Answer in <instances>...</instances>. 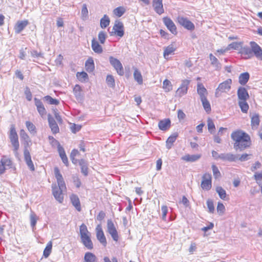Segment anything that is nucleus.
I'll list each match as a JSON object with an SVG mask.
<instances>
[{"mask_svg":"<svg viewBox=\"0 0 262 262\" xmlns=\"http://www.w3.org/2000/svg\"><path fill=\"white\" fill-rule=\"evenodd\" d=\"M201 101L205 111L207 113H209L211 111V106L207 98H205L204 99H201Z\"/></svg>","mask_w":262,"mask_h":262,"instance_id":"nucleus-46","label":"nucleus"},{"mask_svg":"<svg viewBox=\"0 0 262 262\" xmlns=\"http://www.w3.org/2000/svg\"><path fill=\"white\" fill-rule=\"evenodd\" d=\"M252 48L248 46H245L241 48L240 53L242 55H245V59H249L253 57V54L251 52Z\"/></svg>","mask_w":262,"mask_h":262,"instance_id":"nucleus-29","label":"nucleus"},{"mask_svg":"<svg viewBox=\"0 0 262 262\" xmlns=\"http://www.w3.org/2000/svg\"><path fill=\"white\" fill-rule=\"evenodd\" d=\"M207 205L208 211L210 213H213L214 211V207L213 201L211 200L208 199L207 201Z\"/></svg>","mask_w":262,"mask_h":262,"instance_id":"nucleus-57","label":"nucleus"},{"mask_svg":"<svg viewBox=\"0 0 262 262\" xmlns=\"http://www.w3.org/2000/svg\"><path fill=\"white\" fill-rule=\"evenodd\" d=\"M249 137H250V136L248 134L241 130H237L234 131L232 132L231 135V138L234 142V143H239L240 141L246 138H247Z\"/></svg>","mask_w":262,"mask_h":262,"instance_id":"nucleus-6","label":"nucleus"},{"mask_svg":"<svg viewBox=\"0 0 262 262\" xmlns=\"http://www.w3.org/2000/svg\"><path fill=\"white\" fill-rule=\"evenodd\" d=\"M20 137L21 139L24 140L25 144L29 145L31 143V140L28 134L24 129H21L20 131Z\"/></svg>","mask_w":262,"mask_h":262,"instance_id":"nucleus-36","label":"nucleus"},{"mask_svg":"<svg viewBox=\"0 0 262 262\" xmlns=\"http://www.w3.org/2000/svg\"><path fill=\"white\" fill-rule=\"evenodd\" d=\"M110 23V20L107 15L105 14L103 17L100 19V27L102 28L107 27Z\"/></svg>","mask_w":262,"mask_h":262,"instance_id":"nucleus-37","label":"nucleus"},{"mask_svg":"<svg viewBox=\"0 0 262 262\" xmlns=\"http://www.w3.org/2000/svg\"><path fill=\"white\" fill-rule=\"evenodd\" d=\"M134 77L136 81L140 84L143 83V78L140 72L136 69L134 72Z\"/></svg>","mask_w":262,"mask_h":262,"instance_id":"nucleus-39","label":"nucleus"},{"mask_svg":"<svg viewBox=\"0 0 262 262\" xmlns=\"http://www.w3.org/2000/svg\"><path fill=\"white\" fill-rule=\"evenodd\" d=\"M217 211L220 214H223L225 210V208L223 203L219 202L217 206Z\"/></svg>","mask_w":262,"mask_h":262,"instance_id":"nucleus-60","label":"nucleus"},{"mask_svg":"<svg viewBox=\"0 0 262 262\" xmlns=\"http://www.w3.org/2000/svg\"><path fill=\"white\" fill-rule=\"evenodd\" d=\"M70 158L73 164H76L77 162H79L80 160H81L79 152L77 149H74L71 151Z\"/></svg>","mask_w":262,"mask_h":262,"instance_id":"nucleus-27","label":"nucleus"},{"mask_svg":"<svg viewBox=\"0 0 262 262\" xmlns=\"http://www.w3.org/2000/svg\"><path fill=\"white\" fill-rule=\"evenodd\" d=\"M79 229L80 236L91 234V233L88 231L86 226L84 224H82L81 225Z\"/></svg>","mask_w":262,"mask_h":262,"instance_id":"nucleus-51","label":"nucleus"},{"mask_svg":"<svg viewBox=\"0 0 262 262\" xmlns=\"http://www.w3.org/2000/svg\"><path fill=\"white\" fill-rule=\"evenodd\" d=\"M48 120L49 122V125L51 129V130L53 134H56L59 132V129L57 123L56 122L54 119L52 117L51 115L48 114Z\"/></svg>","mask_w":262,"mask_h":262,"instance_id":"nucleus-18","label":"nucleus"},{"mask_svg":"<svg viewBox=\"0 0 262 262\" xmlns=\"http://www.w3.org/2000/svg\"><path fill=\"white\" fill-rule=\"evenodd\" d=\"M109 61L110 64L114 67L118 75L122 76L124 74L123 66L121 62L117 58L110 56Z\"/></svg>","mask_w":262,"mask_h":262,"instance_id":"nucleus-4","label":"nucleus"},{"mask_svg":"<svg viewBox=\"0 0 262 262\" xmlns=\"http://www.w3.org/2000/svg\"><path fill=\"white\" fill-rule=\"evenodd\" d=\"M211 176L209 173H205L202 177L201 187L205 190H209L211 188Z\"/></svg>","mask_w":262,"mask_h":262,"instance_id":"nucleus-12","label":"nucleus"},{"mask_svg":"<svg viewBox=\"0 0 262 262\" xmlns=\"http://www.w3.org/2000/svg\"><path fill=\"white\" fill-rule=\"evenodd\" d=\"M259 115L257 114H255L253 115L251 118V126L253 129L257 128L259 124Z\"/></svg>","mask_w":262,"mask_h":262,"instance_id":"nucleus-33","label":"nucleus"},{"mask_svg":"<svg viewBox=\"0 0 262 262\" xmlns=\"http://www.w3.org/2000/svg\"><path fill=\"white\" fill-rule=\"evenodd\" d=\"M88 15V10L86 5L83 4L81 9V16L83 19H85Z\"/></svg>","mask_w":262,"mask_h":262,"instance_id":"nucleus-58","label":"nucleus"},{"mask_svg":"<svg viewBox=\"0 0 262 262\" xmlns=\"http://www.w3.org/2000/svg\"><path fill=\"white\" fill-rule=\"evenodd\" d=\"M251 141L250 137L246 138L237 143H234L233 147L236 150L243 151L248 148H249L251 145Z\"/></svg>","mask_w":262,"mask_h":262,"instance_id":"nucleus-7","label":"nucleus"},{"mask_svg":"<svg viewBox=\"0 0 262 262\" xmlns=\"http://www.w3.org/2000/svg\"><path fill=\"white\" fill-rule=\"evenodd\" d=\"M197 93L200 96L201 100L206 98L208 95V92L202 83L197 84Z\"/></svg>","mask_w":262,"mask_h":262,"instance_id":"nucleus-20","label":"nucleus"},{"mask_svg":"<svg viewBox=\"0 0 262 262\" xmlns=\"http://www.w3.org/2000/svg\"><path fill=\"white\" fill-rule=\"evenodd\" d=\"M237 95L239 101L247 100L249 98V95L247 90L242 86L239 87L237 91Z\"/></svg>","mask_w":262,"mask_h":262,"instance_id":"nucleus-19","label":"nucleus"},{"mask_svg":"<svg viewBox=\"0 0 262 262\" xmlns=\"http://www.w3.org/2000/svg\"><path fill=\"white\" fill-rule=\"evenodd\" d=\"M190 83V80L185 79L182 81L181 86L178 89L176 92V96L181 97L188 91V86Z\"/></svg>","mask_w":262,"mask_h":262,"instance_id":"nucleus-9","label":"nucleus"},{"mask_svg":"<svg viewBox=\"0 0 262 262\" xmlns=\"http://www.w3.org/2000/svg\"><path fill=\"white\" fill-rule=\"evenodd\" d=\"M254 178L259 186L262 185V170L261 171L255 172L254 174Z\"/></svg>","mask_w":262,"mask_h":262,"instance_id":"nucleus-44","label":"nucleus"},{"mask_svg":"<svg viewBox=\"0 0 262 262\" xmlns=\"http://www.w3.org/2000/svg\"><path fill=\"white\" fill-rule=\"evenodd\" d=\"M220 159L224 161L230 162H236L238 159V156L231 153H223L220 154Z\"/></svg>","mask_w":262,"mask_h":262,"instance_id":"nucleus-17","label":"nucleus"},{"mask_svg":"<svg viewBox=\"0 0 262 262\" xmlns=\"http://www.w3.org/2000/svg\"><path fill=\"white\" fill-rule=\"evenodd\" d=\"M170 120L169 119L161 120L158 124L159 128L162 130H166L170 127Z\"/></svg>","mask_w":262,"mask_h":262,"instance_id":"nucleus-28","label":"nucleus"},{"mask_svg":"<svg viewBox=\"0 0 262 262\" xmlns=\"http://www.w3.org/2000/svg\"><path fill=\"white\" fill-rule=\"evenodd\" d=\"M209 58L211 61V64L214 67L215 70L220 71L222 68V64L218 59L211 53L209 54Z\"/></svg>","mask_w":262,"mask_h":262,"instance_id":"nucleus-26","label":"nucleus"},{"mask_svg":"<svg viewBox=\"0 0 262 262\" xmlns=\"http://www.w3.org/2000/svg\"><path fill=\"white\" fill-rule=\"evenodd\" d=\"M124 34V28L123 24L120 21H116L113 27V31L110 32L111 36L116 35L122 37Z\"/></svg>","mask_w":262,"mask_h":262,"instance_id":"nucleus-3","label":"nucleus"},{"mask_svg":"<svg viewBox=\"0 0 262 262\" xmlns=\"http://www.w3.org/2000/svg\"><path fill=\"white\" fill-rule=\"evenodd\" d=\"M250 45L252 48L251 52L253 56L254 55L258 59L262 60V49L255 42H250Z\"/></svg>","mask_w":262,"mask_h":262,"instance_id":"nucleus-10","label":"nucleus"},{"mask_svg":"<svg viewBox=\"0 0 262 262\" xmlns=\"http://www.w3.org/2000/svg\"><path fill=\"white\" fill-rule=\"evenodd\" d=\"M212 171H213V176L215 179L220 177V176H221L220 172L219 170L217 167H216L215 165H212Z\"/></svg>","mask_w":262,"mask_h":262,"instance_id":"nucleus-64","label":"nucleus"},{"mask_svg":"<svg viewBox=\"0 0 262 262\" xmlns=\"http://www.w3.org/2000/svg\"><path fill=\"white\" fill-rule=\"evenodd\" d=\"M73 182L76 187L79 188L81 186V181L77 176H73L72 177Z\"/></svg>","mask_w":262,"mask_h":262,"instance_id":"nucleus-61","label":"nucleus"},{"mask_svg":"<svg viewBox=\"0 0 262 262\" xmlns=\"http://www.w3.org/2000/svg\"><path fill=\"white\" fill-rule=\"evenodd\" d=\"M152 7L155 12L159 15L164 12L162 0H152Z\"/></svg>","mask_w":262,"mask_h":262,"instance_id":"nucleus-16","label":"nucleus"},{"mask_svg":"<svg viewBox=\"0 0 262 262\" xmlns=\"http://www.w3.org/2000/svg\"><path fill=\"white\" fill-rule=\"evenodd\" d=\"M106 83L107 85L111 88L114 87L115 84V80L114 77L112 75H107L106 79Z\"/></svg>","mask_w":262,"mask_h":262,"instance_id":"nucleus-54","label":"nucleus"},{"mask_svg":"<svg viewBox=\"0 0 262 262\" xmlns=\"http://www.w3.org/2000/svg\"><path fill=\"white\" fill-rule=\"evenodd\" d=\"M81 92L82 90L81 87L78 84H76L73 89V92L75 97H76V99L78 101H81L83 99V95L82 94Z\"/></svg>","mask_w":262,"mask_h":262,"instance_id":"nucleus-30","label":"nucleus"},{"mask_svg":"<svg viewBox=\"0 0 262 262\" xmlns=\"http://www.w3.org/2000/svg\"><path fill=\"white\" fill-rule=\"evenodd\" d=\"M200 158V156L199 155H187L183 156L182 158V159L186 162H194L196 160H198Z\"/></svg>","mask_w":262,"mask_h":262,"instance_id":"nucleus-38","label":"nucleus"},{"mask_svg":"<svg viewBox=\"0 0 262 262\" xmlns=\"http://www.w3.org/2000/svg\"><path fill=\"white\" fill-rule=\"evenodd\" d=\"M92 49L95 53L97 54H101L103 52L102 46L94 38L92 40Z\"/></svg>","mask_w":262,"mask_h":262,"instance_id":"nucleus-25","label":"nucleus"},{"mask_svg":"<svg viewBox=\"0 0 262 262\" xmlns=\"http://www.w3.org/2000/svg\"><path fill=\"white\" fill-rule=\"evenodd\" d=\"M43 99L50 104L58 105L59 103L58 99H54L49 95L44 97Z\"/></svg>","mask_w":262,"mask_h":262,"instance_id":"nucleus-43","label":"nucleus"},{"mask_svg":"<svg viewBox=\"0 0 262 262\" xmlns=\"http://www.w3.org/2000/svg\"><path fill=\"white\" fill-rule=\"evenodd\" d=\"M76 76L78 79L81 81H85L88 79V75L87 73L84 72H78Z\"/></svg>","mask_w":262,"mask_h":262,"instance_id":"nucleus-53","label":"nucleus"},{"mask_svg":"<svg viewBox=\"0 0 262 262\" xmlns=\"http://www.w3.org/2000/svg\"><path fill=\"white\" fill-rule=\"evenodd\" d=\"M241 46V42H233L229 45L228 49H233L235 50H237Z\"/></svg>","mask_w":262,"mask_h":262,"instance_id":"nucleus-59","label":"nucleus"},{"mask_svg":"<svg viewBox=\"0 0 262 262\" xmlns=\"http://www.w3.org/2000/svg\"><path fill=\"white\" fill-rule=\"evenodd\" d=\"M178 137V134L174 133L168 138L166 141V147L167 149H169L171 148L173 143L175 142Z\"/></svg>","mask_w":262,"mask_h":262,"instance_id":"nucleus-31","label":"nucleus"},{"mask_svg":"<svg viewBox=\"0 0 262 262\" xmlns=\"http://www.w3.org/2000/svg\"><path fill=\"white\" fill-rule=\"evenodd\" d=\"M125 12V9L123 7H119L113 10L114 14L118 17L122 16Z\"/></svg>","mask_w":262,"mask_h":262,"instance_id":"nucleus-42","label":"nucleus"},{"mask_svg":"<svg viewBox=\"0 0 262 262\" xmlns=\"http://www.w3.org/2000/svg\"><path fill=\"white\" fill-rule=\"evenodd\" d=\"M176 50V48L173 47L172 45H170L167 47L164 51L163 55L164 58H166L167 56L171 54L174 51Z\"/></svg>","mask_w":262,"mask_h":262,"instance_id":"nucleus-40","label":"nucleus"},{"mask_svg":"<svg viewBox=\"0 0 262 262\" xmlns=\"http://www.w3.org/2000/svg\"><path fill=\"white\" fill-rule=\"evenodd\" d=\"M161 211H162V219L163 220L165 221L166 218V215L168 212V208L165 205H163L161 207Z\"/></svg>","mask_w":262,"mask_h":262,"instance_id":"nucleus-63","label":"nucleus"},{"mask_svg":"<svg viewBox=\"0 0 262 262\" xmlns=\"http://www.w3.org/2000/svg\"><path fill=\"white\" fill-rule=\"evenodd\" d=\"M71 202L76 210L80 211L81 210L80 202L79 198L76 194H72L70 196Z\"/></svg>","mask_w":262,"mask_h":262,"instance_id":"nucleus-24","label":"nucleus"},{"mask_svg":"<svg viewBox=\"0 0 262 262\" xmlns=\"http://www.w3.org/2000/svg\"><path fill=\"white\" fill-rule=\"evenodd\" d=\"M238 159L241 162H244L251 159L252 155L251 154H244L241 156L238 155Z\"/></svg>","mask_w":262,"mask_h":262,"instance_id":"nucleus-55","label":"nucleus"},{"mask_svg":"<svg viewBox=\"0 0 262 262\" xmlns=\"http://www.w3.org/2000/svg\"><path fill=\"white\" fill-rule=\"evenodd\" d=\"M24 155L26 164H32L30 153L27 150H25Z\"/></svg>","mask_w":262,"mask_h":262,"instance_id":"nucleus-62","label":"nucleus"},{"mask_svg":"<svg viewBox=\"0 0 262 262\" xmlns=\"http://www.w3.org/2000/svg\"><path fill=\"white\" fill-rule=\"evenodd\" d=\"M90 236L91 234L80 236L82 244L88 249H92L93 248V243Z\"/></svg>","mask_w":262,"mask_h":262,"instance_id":"nucleus-21","label":"nucleus"},{"mask_svg":"<svg viewBox=\"0 0 262 262\" xmlns=\"http://www.w3.org/2000/svg\"><path fill=\"white\" fill-rule=\"evenodd\" d=\"M26 127L31 134H35L36 133L35 126L30 121L26 122Z\"/></svg>","mask_w":262,"mask_h":262,"instance_id":"nucleus-49","label":"nucleus"},{"mask_svg":"<svg viewBox=\"0 0 262 262\" xmlns=\"http://www.w3.org/2000/svg\"><path fill=\"white\" fill-rule=\"evenodd\" d=\"M54 171L55 177L57 180L58 186H57L55 184H52V193L55 199L61 203L63 200L62 192L66 190V186L63 177L58 167H55Z\"/></svg>","mask_w":262,"mask_h":262,"instance_id":"nucleus-1","label":"nucleus"},{"mask_svg":"<svg viewBox=\"0 0 262 262\" xmlns=\"http://www.w3.org/2000/svg\"><path fill=\"white\" fill-rule=\"evenodd\" d=\"M28 24V21L27 20L17 21L14 27L15 32L17 34L20 33Z\"/></svg>","mask_w":262,"mask_h":262,"instance_id":"nucleus-23","label":"nucleus"},{"mask_svg":"<svg viewBox=\"0 0 262 262\" xmlns=\"http://www.w3.org/2000/svg\"><path fill=\"white\" fill-rule=\"evenodd\" d=\"M34 102L35 105L37 107V111L41 116L42 117L45 115L46 114V111L41 100L35 98Z\"/></svg>","mask_w":262,"mask_h":262,"instance_id":"nucleus-22","label":"nucleus"},{"mask_svg":"<svg viewBox=\"0 0 262 262\" xmlns=\"http://www.w3.org/2000/svg\"><path fill=\"white\" fill-rule=\"evenodd\" d=\"M250 78V75L248 72L242 73L239 75L238 77V82L242 85H245L248 81Z\"/></svg>","mask_w":262,"mask_h":262,"instance_id":"nucleus-32","label":"nucleus"},{"mask_svg":"<svg viewBox=\"0 0 262 262\" xmlns=\"http://www.w3.org/2000/svg\"><path fill=\"white\" fill-rule=\"evenodd\" d=\"M177 19L180 25L185 29L188 30H193L194 29V24L187 18L183 16H178Z\"/></svg>","mask_w":262,"mask_h":262,"instance_id":"nucleus-13","label":"nucleus"},{"mask_svg":"<svg viewBox=\"0 0 262 262\" xmlns=\"http://www.w3.org/2000/svg\"><path fill=\"white\" fill-rule=\"evenodd\" d=\"M52 242H50L48 243L46 247L45 248V249H44V251H43V256L47 258L48 257L51 252V250H52Z\"/></svg>","mask_w":262,"mask_h":262,"instance_id":"nucleus-48","label":"nucleus"},{"mask_svg":"<svg viewBox=\"0 0 262 262\" xmlns=\"http://www.w3.org/2000/svg\"><path fill=\"white\" fill-rule=\"evenodd\" d=\"M163 21L164 25L171 33L173 34H176L177 33V27L170 18L168 17H164L163 18Z\"/></svg>","mask_w":262,"mask_h":262,"instance_id":"nucleus-14","label":"nucleus"},{"mask_svg":"<svg viewBox=\"0 0 262 262\" xmlns=\"http://www.w3.org/2000/svg\"><path fill=\"white\" fill-rule=\"evenodd\" d=\"M52 143L53 145H57V150L61 159L64 164H66L68 162V158L66 155V152L64 148L61 146L59 142L55 139L53 137H52Z\"/></svg>","mask_w":262,"mask_h":262,"instance_id":"nucleus-11","label":"nucleus"},{"mask_svg":"<svg viewBox=\"0 0 262 262\" xmlns=\"http://www.w3.org/2000/svg\"><path fill=\"white\" fill-rule=\"evenodd\" d=\"M163 89L166 92L171 91L172 86L171 82L167 79H165L163 82Z\"/></svg>","mask_w":262,"mask_h":262,"instance_id":"nucleus-45","label":"nucleus"},{"mask_svg":"<svg viewBox=\"0 0 262 262\" xmlns=\"http://www.w3.org/2000/svg\"><path fill=\"white\" fill-rule=\"evenodd\" d=\"M247 100H240L238 101V105L243 113H247L249 109V105L246 102Z\"/></svg>","mask_w":262,"mask_h":262,"instance_id":"nucleus-41","label":"nucleus"},{"mask_svg":"<svg viewBox=\"0 0 262 262\" xmlns=\"http://www.w3.org/2000/svg\"><path fill=\"white\" fill-rule=\"evenodd\" d=\"M232 84V80L228 79L224 82L221 83L217 88L215 90V95L216 97H219V93H226L231 89V85Z\"/></svg>","mask_w":262,"mask_h":262,"instance_id":"nucleus-2","label":"nucleus"},{"mask_svg":"<svg viewBox=\"0 0 262 262\" xmlns=\"http://www.w3.org/2000/svg\"><path fill=\"white\" fill-rule=\"evenodd\" d=\"M9 138L11 144L14 147V151H17L19 148V144L18 136L14 125H12L11 127Z\"/></svg>","mask_w":262,"mask_h":262,"instance_id":"nucleus-5","label":"nucleus"},{"mask_svg":"<svg viewBox=\"0 0 262 262\" xmlns=\"http://www.w3.org/2000/svg\"><path fill=\"white\" fill-rule=\"evenodd\" d=\"M207 125L209 132L212 134L215 129V125L212 120L210 118L207 120Z\"/></svg>","mask_w":262,"mask_h":262,"instance_id":"nucleus-56","label":"nucleus"},{"mask_svg":"<svg viewBox=\"0 0 262 262\" xmlns=\"http://www.w3.org/2000/svg\"><path fill=\"white\" fill-rule=\"evenodd\" d=\"M85 67L86 70L91 72H92L94 69V62L92 57L89 58L85 62Z\"/></svg>","mask_w":262,"mask_h":262,"instance_id":"nucleus-34","label":"nucleus"},{"mask_svg":"<svg viewBox=\"0 0 262 262\" xmlns=\"http://www.w3.org/2000/svg\"><path fill=\"white\" fill-rule=\"evenodd\" d=\"M216 191L219 194L220 198L222 200H225L226 197V191L221 186H217L216 188Z\"/></svg>","mask_w":262,"mask_h":262,"instance_id":"nucleus-47","label":"nucleus"},{"mask_svg":"<svg viewBox=\"0 0 262 262\" xmlns=\"http://www.w3.org/2000/svg\"><path fill=\"white\" fill-rule=\"evenodd\" d=\"M98 37L100 42L101 44H104L107 38V34L105 32L101 31L99 32Z\"/></svg>","mask_w":262,"mask_h":262,"instance_id":"nucleus-50","label":"nucleus"},{"mask_svg":"<svg viewBox=\"0 0 262 262\" xmlns=\"http://www.w3.org/2000/svg\"><path fill=\"white\" fill-rule=\"evenodd\" d=\"M96 236L97 239L104 246H105L107 242L104 236L103 231L100 225H98L96 228Z\"/></svg>","mask_w":262,"mask_h":262,"instance_id":"nucleus-15","label":"nucleus"},{"mask_svg":"<svg viewBox=\"0 0 262 262\" xmlns=\"http://www.w3.org/2000/svg\"><path fill=\"white\" fill-rule=\"evenodd\" d=\"M107 232L111 235L114 241L117 242L119 239V236L115 225L111 220H108L107 221Z\"/></svg>","mask_w":262,"mask_h":262,"instance_id":"nucleus-8","label":"nucleus"},{"mask_svg":"<svg viewBox=\"0 0 262 262\" xmlns=\"http://www.w3.org/2000/svg\"><path fill=\"white\" fill-rule=\"evenodd\" d=\"M30 218L31 226L32 228V229H33L36 224L37 217L36 215L34 212H32L30 214Z\"/></svg>","mask_w":262,"mask_h":262,"instance_id":"nucleus-52","label":"nucleus"},{"mask_svg":"<svg viewBox=\"0 0 262 262\" xmlns=\"http://www.w3.org/2000/svg\"><path fill=\"white\" fill-rule=\"evenodd\" d=\"M97 258L92 253L86 252L84 257V262H96Z\"/></svg>","mask_w":262,"mask_h":262,"instance_id":"nucleus-35","label":"nucleus"}]
</instances>
